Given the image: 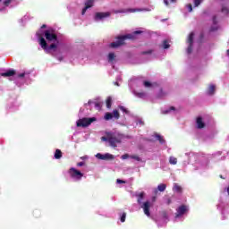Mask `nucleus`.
Wrapping results in <instances>:
<instances>
[{
  "label": "nucleus",
  "instance_id": "obj_21",
  "mask_svg": "<svg viewBox=\"0 0 229 229\" xmlns=\"http://www.w3.org/2000/svg\"><path fill=\"white\" fill-rule=\"evenodd\" d=\"M104 118L106 121H110L111 119H114V114L113 113H106Z\"/></svg>",
  "mask_w": 229,
  "mask_h": 229
},
{
  "label": "nucleus",
  "instance_id": "obj_42",
  "mask_svg": "<svg viewBox=\"0 0 229 229\" xmlns=\"http://www.w3.org/2000/svg\"><path fill=\"white\" fill-rule=\"evenodd\" d=\"M89 8H87L86 6L82 9V12H81V15H85V13H87V10Z\"/></svg>",
  "mask_w": 229,
  "mask_h": 229
},
{
  "label": "nucleus",
  "instance_id": "obj_43",
  "mask_svg": "<svg viewBox=\"0 0 229 229\" xmlns=\"http://www.w3.org/2000/svg\"><path fill=\"white\" fill-rule=\"evenodd\" d=\"M116 183H126V182L121 179H117Z\"/></svg>",
  "mask_w": 229,
  "mask_h": 229
},
{
  "label": "nucleus",
  "instance_id": "obj_9",
  "mask_svg": "<svg viewBox=\"0 0 229 229\" xmlns=\"http://www.w3.org/2000/svg\"><path fill=\"white\" fill-rule=\"evenodd\" d=\"M150 207L151 203H149V201H146L141 205V208H143L144 215L148 216V217L151 216V213L149 212Z\"/></svg>",
  "mask_w": 229,
  "mask_h": 229
},
{
  "label": "nucleus",
  "instance_id": "obj_49",
  "mask_svg": "<svg viewBox=\"0 0 229 229\" xmlns=\"http://www.w3.org/2000/svg\"><path fill=\"white\" fill-rule=\"evenodd\" d=\"M44 28H47V24H43V25L41 26V29L44 30Z\"/></svg>",
  "mask_w": 229,
  "mask_h": 229
},
{
  "label": "nucleus",
  "instance_id": "obj_36",
  "mask_svg": "<svg viewBox=\"0 0 229 229\" xmlns=\"http://www.w3.org/2000/svg\"><path fill=\"white\" fill-rule=\"evenodd\" d=\"M120 110H122V112H124L125 114H129L128 109H126L124 106H120Z\"/></svg>",
  "mask_w": 229,
  "mask_h": 229
},
{
  "label": "nucleus",
  "instance_id": "obj_26",
  "mask_svg": "<svg viewBox=\"0 0 229 229\" xmlns=\"http://www.w3.org/2000/svg\"><path fill=\"white\" fill-rule=\"evenodd\" d=\"M174 191H175V192H182V186L178 185L177 183H175L174 185V188H173Z\"/></svg>",
  "mask_w": 229,
  "mask_h": 229
},
{
  "label": "nucleus",
  "instance_id": "obj_8",
  "mask_svg": "<svg viewBox=\"0 0 229 229\" xmlns=\"http://www.w3.org/2000/svg\"><path fill=\"white\" fill-rule=\"evenodd\" d=\"M110 12L96 13L94 19L95 21H103V19H106V17H110Z\"/></svg>",
  "mask_w": 229,
  "mask_h": 229
},
{
  "label": "nucleus",
  "instance_id": "obj_12",
  "mask_svg": "<svg viewBox=\"0 0 229 229\" xmlns=\"http://www.w3.org/2000/svg\"><path fill=\"white\" fill-rule=\"evenodd\" d=\"M38 37L39 38V46L44 49V51H47V41H46V38H44L40 34H38Z\"/></svg>",
  "mask_w": 229,
  "mask_h": 229
},
{
  "label": "nucleus",
  "instance_id": "obj_20",
  "mask_svg": "<svg viewBox=\"0 0 229 229\" xmlns=\"http://www.w3.org/2000/svg\"><path fill=\"white\" fill-rule=\"evenodd\" d=\"M138 196V203L139 205H142V199H144V191L140 192Z\"/></svg>",
  "mask_w": 229,
  "mask_h": 229
},
{
  "label": "nucleus",
  "instance_id": "obj_58",
  "mask_svg": "<svg viewBox=\"0 0 229 229\" xmlns=\"http://www.w3.org/2000/svg\"><path fill=\"white\" fill-rule=\"evenodd\" d=\"M222 180H225V177L223 175H219Z\"/></svg>",
  "mask_w": 229,
  "mask_h": 229
},
{
  "label": "nucleus",
  "instance_id": "obj_45",
  "mask_svg": "<svg viewBox=\"0 0 229 229\" xmlns=\"http://www.w3.org/2000/svg\"><path fill=\"white\" fill-rule=\"evenodd\" d=\"M210 31H217V27H211Z\"/></svg>",
  "mask_w": 229,
  "mask_h": 229
},
{
  "label": "nucleus",
  "instance_id": "obj_32",
  "mask_svg": "<svg viewBox=\"0 0 229 229\" xmlns=\"http://www.w3.org/2000/svg\"><path fill=\"white\" fill-rule=\"evenodd\" d=\"M12 1H13V0H4V6H10V4H12Z\"/></svg>",
  "mask_w": 229,
  "mask_h": 229
},
{
  "label": "nucleus",
  "instance_id": "obj_3",
  "mask_svg": "<svg viewBox=\"0 0 229 229\" xmlns=\"http://www.w3.org/2000/svg\"><path fill=\"white\" fill-rule=\"evenodd\" d=\"M96 121H97L96 117L79 119L77 121V126L79 128L80 127L87 128V126H90L91 123H94Z\"/></svg>",
  "mask_w": 229,
  "mask_h": 229
},
{
  "label": "nucleus",
  "instance_id": "obj_18",
  "mask_svg": "<svg viewBox=\"0 0 229 229\" xmlns=\"http://www.w3.org/2000/svg\"><path fill=\"white\" fill-rule=\"evenodd\" d=\"M169 163L172 165H176V164H178V158L174 157H169Z\"/></svg>",
  "mask_w": 229,
  "mask_h": 229
},
{
  "label": "nucleus",
  "instance_id": "obj_17",
  "mask_svg": "<svg viewBox=\"0 0 229 229\" xmlns=\"http://www.w3.org/2000/svg\"><path fill=\"white\" fill-rule=\"evenodd\" d=\"M155 139H157V140H158L161 144H164L165 142V140H164V137L158 133H155L154 134Z\"/></svg>",
  "mask_w": 229,
  "mask_h": 229
},
{
  "label": "nucleus",
  "instance_id": "obj_47",
  "mask_svg": "<svg viewBox=\"0 0 229 229\" xmlns=\"http://www.w3.org/2000/svg\"><path fill=\"white\" fill-rule=\"evenodd\" d=\"M213 24H217V21H216V16L213 17Z\"/></svg>",
  "mask_w": 229,
  "mask_h": 229
},
{
  "label": "nucleus",
  "instance_id": "obj_16",
  "mask_svg": "<svg viewBox=\"0 0 229 229\" xmlns=\"http://www.w3.org/2000/svg\"><path fill=\"white\" fill-rule=\"evenodd\" d=\"M2 76H4V78L15 76V70H8L6 72L2 73Z\"/></svg>",
  "mask_w": 229,
  "mask_h": 229
},
{
  "label": "nucleus",
  "instance_id": "obj_13",
  "mask_svg": "<svg viewBox=\"0 0 229 229\" xmlns=\"http://www.w3.org/2000/svg\"><path fill=\"white\" fill-rule=\"evenodd\" d=\"M196 124L199 130H203V128H205V123H203V118L201 116L197 117Z\"/></svg>",
  "mask_w": 229,
  "mask_h": 229
},
{
  "label": "nucleus",
  "instance_id": "obj_29",
  "mask_svg": "<svg viewBox=\"0 0 229 229\" xmlns=\"http://www.w3.org/2000/svg\"><path fill=\"white\" fill-rule=\"evenodd\" d=\"M222 13H225L226 15H228V13H229V9H228V7L223 6V7H222Z\"/></svg>",
  "mask_w": 229,
  "mask_h": 229
},
{
  "label": "nucleus",
  "instance_id": "obj_35",
  "mask_svg": "<svg viewBox=\"0 0 229 229\" xmlns=\"http://www.w3.org/2000/svg\"><path fill=\"white\" fill-rule=\"evenodd\" d=\"M186 8H188V12H192V4H188L187 5H186Z\"/></svg>",
  "mask_w": 229,
  "mask_h": 229
},
{
  "label": "nucleus",
  "instance_id": "obj_7",
  "mask_svg": "<svg viewBox=\"0 0 229 229\" xmlns=\"http://www.w3.org/2000/svg\"><path fill=\"white\" fill-rule=\"evenodd\" d=\"M148 10L147 9H140V8H136V9H127V10H124V9H122V10H119V11H115L114 13H126V12H130V13H135V12H148Z\"/></svg>",
  "mask_w": 229,
  "mask_h": 229
},
{
  "label": "nucleus",
  "instance_id": "obj_52",
  "mask_svg": "<svg viewBox=\"0 0 229 229\" xmlns=\"http://www.w3.org/2000/svg\"><path fill=\"white\" fill-rule=\"evenodd\" d=\"M144 96V93H139V98H142Z\"/></svg>",
  "mask_w": 229,
  "mask_h": 229
},
{
  "label": "nucleus",
  "instance_id": "obj_56",
  "mask_svg": "<svg viewBox=\"0 0 229 229\" xmlns=\"http://www.w3.org/2000/svg\"><path fill=\"white\" fill-rule=\"evenodd\" d=\"M171 3H176V0H170Z\"/></svg>",
  "mask_w": 229,
  "mask_h": 229
},
{
  "label": "nucleus",
  "instance_id": "obj_48",
  "mask_svg": "<svg viewBox=\"0 0 229 229\" xmlns=\"http://www.w3.org/2000/svg\"><path fill=\"white\" fill-rule=\"evenodd\" d=\"M164 4H165V6H169V1L164 0Z\"/></svg>",
  "mask_w": 229,
  "mask_h": 229
},
{
  "label": "nucleus",
  "instance_id": "obj_15",
  "mask_svg": "<svg viewBox=\"0 0 229 229\" xmlns=\"http://www.w3.org/2000/svg\"><path fill=\"white\" fill-rule=\"evenodd\" d=\"M208 94L209 96H214V94H216V85L214 84L209 85L208 89Z\"/></svg>",
  "mask_w": 229,
  "mask_h": 229
},
{
  "label": "nucleus",
  "instance_id": "obj_59",
  "mask_svg": "<svg viewBox=\"0 0 229 229\" xmlns=\"http://www.w3.org/2000/svg\"><path fill=\"white\" fill-rule=\"evenodd\" d=\"M201 38H203V34L200 35Z\"/></svg>",
  "mask_w": 229,
  "mask_h": 229
},
{
  "label": "nucleus",
  "instance_id": "obj_4",
  "mask_svg": "<svg viewBox=\"0 0 229 229\" xmlns=\"http://www.w3.org/2000/svg\"><path fill=\"white\" fill-rule=\"evenodd\" d=\"M69 175L77 182H80L83 178V173L79 171L78 169L72 167L68 170Z\"/></svg>",
  "mask_w": 229,
  "mask_h": 229
},
{
  "label": "nucleus",
  "instance_id": "obj_53",
  "mask_svg": "<svg viewBox=\"0 0 229 229\" xmlns=\"http://www.w3.org/2000/svg\"><path fill=\"white\" fill-rule=\"evenodd\" d=\"M171 110H176V108H174V106H171L169 111H171Z\"/></svg>",
  "mask_w": 229,
  "mask_h": 229
},
{
  "label": "nucleus",
  "instance_id": "obj_28",
  "mask_svg": "<svg viewBox=\"0 0 229 229\" xmlns=\"http://www.w3.org/2000/svg\"><path fill=\"white\" fill-rule=\"evenodd\" d=\"M203 3V0H193V4L195 8H198V6H199V4H201Z\"/></svg>",
  "mask_w": 229,
  "mask_h": 229
},
{
  "label": "nucleus",
  "instance_id": "obj_38",
  "mask_svg": "<svg viewBox=\"0 0 229 229\" xmlns=\"http://www.w3.org/2000/svg\"><path fill=\"white\" fill-rule=\"evenodd\" d=\"M48 49H56V44L53 43L49 46Z\"/></svg>",
  "mask_w": 229,
  "mask_h": 229
},
{
  "label": "nucleus",
  "instance_id": "obj_55",
  "mask_svg": "<svg viewBox=\"0 0 229 229\" xmlns=\"http://www.w3.org/2000/svg\"><path fill=\"white\" fill-rule=\"evenodd\" d=\"M81 160H85V158H87V157H81Z\"/></svg>",
  "mask_w": 229,
  "mask_h": 229
},
{
  "label": "nucleus",
  "instance_id": "obj_37",
  "mask_svg": "<svg viewBox=\"0 0 229 229\" xmlns=\"http://www.w3.org/2000/svg\"><path fill=\"white\" fill-rule=\"evenodd\" d=\"M127 158H130V155L124 154L122 156V160H126Z\"/></svg>",
  "mask_w": 229,
  "mask_h": 229
},
{
  "label": "nucleus",
  "instance_id": "obj_41",
  "mask_svg": "<svg viewBox=\"0 0 229 229\" xmlns=\"http://www.w3.org/2000/svg\"><path fill=\"white\" fill-rule=\"evenodd\" d=\"M83 165H85V162H79V163H77V166L78 167H83Z\"/></svg>",
  "mask_w": 229,
  "mask_h": 229
},
{
  "label": "nucleus",
  "instance_id": "obj_1",
  "mask_svg": "<svg viewBox=\"0 0 229 229\" xmlns=\"http://www.w3.org/2000/svg\"><path fill=\"white\" fill-rule=\"evenodd\" d=\"M124 135L119 132H106V136L101 137L103 142H108L111 148H117V144H122Z\"/></svg>",
  "mask_w": 229,
  "mask_h": 229
},
{
  "label": "nucleus",
  "instance_id": "obj_6",
  "mask_svg": "<svg viewBox=\"0 0 229 229\" xmlns=\"http://www.w3.org/2000/svg\"><path fill=\"white\" fill-rule=\"evenodd\" d=\"M187 43L189 44L187 53L188 55H191V53H192V44H194V32L190 33Z\"/></svg>",
  "mask_w": 229,
  "mask_h": 229
},
{
  "label": "nucleus",
  "instance_id": "obj_24",
  "mask_svg": "<svg viewBox=\"0 0 229 229\" xmlns=\"http://www.w3.org/2000/svg\"><path fill=\"white\" fill-rule=\"evenodd\" d=\"M112 114L114 119H119V117H121V114H119V111L117 109H114Z\"/></svg>",
  "mask_w": 229,
  "mask_h": 229
},
{
  "label": "nucleus",
  "instance_id": "obj_22",
  "mask_svg": "<svg viewBox=\"0 0 229 229\" xmlns=\"http://www.w3.org/2000/svg\"><path fill=\"white\" fill-rule=\"evenodd\" d=\"M61 157H62V150L56 149L55 153V158L56 160H60Z\"/></svg>",
  "mask_w": 229,
  "mask_h": 229
},
{
  "label": "nucleus",
  "instance_id": "obj_51",
  "mask_svg": "<svg viewBox=\"0 0 229 229\" xmlns=\"http://www.w3.org/2000/svg\"><path fill=\"white\" fill-rule=\"evenodd\" d=\"M165 219H167V211H165Z\"/></svg>",
  "mask_w": 229,
  "mask_h": 229
},
{
  "label": "nucleus",
  "instance_id": "obj_33",
  "mask_svg": "<svg viewBox=\"0 0 229 229\" xmlns=\"http://www.w3.org/2000/svg\"><path fill=\"white\" fill-rule=\"evenodd\" d=\"M131 158H132L133 160H137V162H140V157L139 156H131Z\"/></svg>",
  "mask_w": 229,
  "mask_h": 229
},
{
  "label": "nucleus",
  "instance_id": "obj_50",
  "mask_svg": "<svg viewBox=\"0 0 229 229\" xmlns=\"http://www.w3.org/2000/svg\"><path fill=\"white\" fill-rule=\"evenodd\" d=\"M92 103H94L92 100L88 101V105H92Z\"/></svg>",
  "mask_w": 229,
  "mask_h": 229
},
{
  "label": "nucleus",
  "instance_id": "obj_40",
  "mask_svg": "<svg viewBox=\"0 0 229 229\" xmlns=\"http://www.w3.org/2000/svg\"><path fill=\"white\" fill-rule=\"evenodd\" d=\"M94 105L97 108H101V103L99 102H94Z\"/></svg>",
  "mask_w": 229,
  "mask_h": 229
},
{
  "label": "nucleus",
  "instance_id": "obj_11",
  "mask_svg": "<svg viewBox=\"0 0 229 229\" xmlns=\"http://www.w3.org/2000/svg\"><path fill=\"white\" fill-rule=\"evenodd\" d=\"M97 158H98L99 160H114V155L112 154H97Z\"/></svg>",
  "mask_w": 229,
  "mask_h": 229
},
{
  "label": "nucleus",
  "instance_id": "obj_19",
  "mask_svg": "<svg viewBox=\"0 0 229 229\" xmlns=\"http://www.w3.org/2000/svg\"><path fill=\"white\" fill-rule=\"evenodd\" d=\"M92 6H94V0H88L85 2L86 8H92Z\"/></svg>",
  "mask_w": 229,
  "mask_h": 229
},
{
  "label": "nucleus",
  "instance_id": "obj_30",
  "mask_svg": "<svg viewBox=\"0 0 229 229\" xmlns=\"http://www.w3.org/2000/svg\"><path fill=\"white\" fill-rule=\"evenodd\" d=\"M143 85H144V87H146V88H149V87H152L153 84H151V82H149V81H145L143 82Z\"/></svg>",
  "mask_w": 229,
  "mask_h": 229
},
{
  "label": "nucleus",
  "instance_id": "obj_44",
  "mask_svg": "<svg viewBox=\"0 0 229 229\" xmlns=\"http://www.w3.org/2000/svg\"><path fill=\"white\" fill-rule=\"evenodd\" d=\"M24 76H26L25 72L18 74V78H24Z\"/></svg>",
  "mask_w": 229,
  "mask_h": 229
},
{
  "label": "nucleus",
  "instance_id": "obj_39",
  "mask_svg": "<svg viewBox=\"0 0 229 229\" xmlns=\"http://www.w3.org/2000/svg\"><path fill=\"white\" fill-rule=\"evenodd\" d=\"M151 53H153V50L144 51L141 55H151Z\"/></svg>",
  "mask_w": 229,
  "mask_h": 229
},
{
  "label": "nucleus",
  "instance_id": "obj_54",
  "mask_svg": "<svg viewBox=\"0 0 229 229\" xmlns=\"http://www.w3.org/2000/svg\"><path fill=\"white\" fill-rule=\"evenodd\" d=\"M152 201H157V197L154 196V197L152 198Z\"/></svg>",
  "mask_w": 229,
  "mask_h": 229
},
{
  "label": "nucleus",
  "instance_id": "obj_27",
  "mask_svg": "<svg viewBox=\"0 0 229 229\" xmlns=\"http://www.w3.org/2000/svg\"><path fill=\"white\" fill-rule=\"evenodd\" d=\"M115 60V54L114 53H109L108 54V61L109 62H114Z\"/></svg>",
  "mask_w": 229,
  "mask_h": 229
},
{
  "label": "nucleus",
  "instance_id": "obj_5",
  "mask_svg": "<svg viewBox=\"0 0 229 229\" xmlns=\"http://www.w3.org/2000/svg\"><path fill=\"white\" fill-rule=\"evenodd\" d=\"M45 38L48 42H56L58 40V36L51 30H45Z\"/></svg>",
  "mask_w": 229,
  "mask_h": 229
},
{
  "label": "nucleus",
  "instance_id": "obj_14",
  "mask_svg": "<svg viewBox=\"0 0 229 229\" xmlns=\"http://www.w3.org/2000/svg\"><path fill=\"white\" fill-rule=\"evenodd\" d=\"M165 189H167V185L164 184V183H160V184H158L157 189H156L154 191V192H155V194H157L158 191H159V192H164L165 191Z\"/></svg>",
  "mask_w": 229,
  "mask_h": 229
},
{
  "label": "nucleus",
  "instance_id": "obj_23",
  "mask_svg": "<svg viewBox=\"0 0 229 229\" xmlns=\"http://www.w3.org/2000/svg\"><path fill=\"white\" fill-rule=\"evenodd\" d=\"M106 105L107 108H112V98H107L106 101Z\"/></svg>",
  "mask_w": 229,
  "mask_h": 229
},
{
  "label": "nucleus",
  "instance_id": "obj_34",
  "mask_svg": "<svg viewBox=\"0 0 229 229\" xmlns=\"http://www.w3.org/2000/svg\"><path fill=\"white\" fill-rule=\"evenodd\" d=\"M164 96H165V93H164V90L160 89L157 98H164Z\"/></svg>",
  "mask_w": 229,
  "mask_h": 229
},
{
  "label": "nucleus",
  "instance_id": "obj_25",
  "mask_svg": "<svg viewBox=\"0 0 229 229\" xmlns=\"http://www.w3.org/2000/svg\"><path fill=\"white\" fill-rule=\"evenodd\" d=\"M162 47L163 49H169V47H171V45H169V42H167V40H164Z\"/></svg>",
  "mask_w": 229,
  "mask_h": 229
},
{
  "label": "nucleus",
  "instance_id": "obj_57",
  "mask_svg": "<svg viewBox=\"0 0 229 229\" xmlns=\"http://www.w3.org/2000/svg\"><path fill=\"white\" fill-rule=\"evenodd\" d=\"M169 113V111H164L163 112V114H168Z\"/></svg>",
  "mask_w": 229,
  "mask_h": 229
},
{
  "label": "nucleus",
  "instance_id": "obj_2",
  "mask_svg": "<svg viewBox=\"0 0 229 229\" xmlns=\"http://www.w3.org/2000/svg\"><path fill=\"white\" fill-rule=\"evenodd\" d=\"M142 33L141 30H136L132 34H127L123 36L117 37V40L110 44V47L114 49L117 47H121V46H124V41L128 40V38H135V35H140Z\"/></svg>",
  "mask_w": 229,
  "mask_h": 229
},
{
  "label": "nucleus",
  "instance_id": "obj_46",
  "mask_svg": "<svg viewBox=\"0 0 229 229\" xmlns=\"http://www.w3.org/2000/svg\"><path fill=\"white\" fill-rule=\"evenodd\" d=\"M172 202H173V201L171 200L170 198H168V199H166V204L171 205Z\"/></svg>",
  "mask_w": 229,
  "mask_h": 229
},
{
  "label": "nucleus",
  "instance_id": "obj_10",
  "mask_svg": "<svg viewBox=\"0 0 229 229\" xmlns=\"http://www.w3.org/2000/svg\"><path fill=\"white\" fill-rule=\"evenodd\" d=\"M188 208L187 206L182 205L177 208V213L175 214V218L178 219V217H181V216H183L185 212H187Z\"/></svg>",
  "mask_w": 229,
  "mask_h": 229
},
{
  "label": "nucleus",
  "instance_id": "obj_31",
  "mask_svg": "<svg viewBox=\"0 0 229 229\" xmlns=\"http://www.w3.org/2000/svg\"><path fill=\"white\" fill-rule=\"evenodd\" d=\"M120 221L122 223H124V221H126V213H123L120 218Z\"/></svg>",
  "mask_w": 229,
  "mask_h": 229
}]
</instances>
